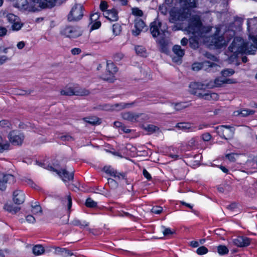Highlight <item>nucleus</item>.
Returning <instances> with one entry per match:
<instances>
[{
    "instance_id": "1",
    "label": "nucleus",
    "mask_w": 257,
    "mask_h": 257,
    "mask_svg": "<svg viewBox=\"0 0 257 257\" xmlns=\"http://www.w3.org/2000/svg\"><path fill=\"white\" fill-rule=\"evenodd\" d=\"M215 33L212 36H208V34L211 30V27L204 26L199 15L193 16L189 20L188 25L185 31L189 34H192L195 39H190L189 44L191 48L196 49L198 47V43L203 42L209 45L220 48L226 44V41L222 36H218L220 31L218 28H215Z\"/></svg>"
},
{
    "instance_id": "2",
    "label": "nucleus",
    "mask_w": 257,
    "mask_h": 257,
    "mask_svg": "<svg viewBox=\"0 0 257 257\" xmlns=\"http://www.w3.org/2000/svg\"><path fill=\"white\" fill-rule=\"evenodd\" d=\"M250 40L253 45L245 43L241 38H235L231 45L229 47V50L233 53L232 56L235 58L238 54L245 53L247 54H254L257 51V35L249 36Z\"/></svg>"
},
{
    "instance_id": "3",
    "label": "nucleus",
    "mask_w": 257,
    "mask_h": 257,
    "mask_svg": "<svg viewBox=\"0 0 257 257\" xmlns=\"http://www.w3.org/2000/svg\"><path fill=\"white\" fill-rule=\"evenodd\" d=\"M186 8L180 9H174L170 12V21L173 23H176L179 22H182L190 17L193 16L191 14V11L189 8H195L196 7V0H185ZM191 18H190V19Z\"/></svg>"
},
{
    "instance_id": "4",
    "label": "nucleus",
    "mask_w": 257,
    "mask_h": 257,
    "mask_svg": "<svg viewBox=\"0 0 257 257\" xmlns=\"http://www.w3.org/2000/svg\"><path fill=\"white\" fill-rule=\"evenodd\" d=\"M61 34L69 38H76L82 35L81 29L77 26H66L62 28Z\"/></svg>"
},
{
    "instance_id": "5",
    "label": "nucleus",
    "mask_w": 257,
    "mask_h": 257,
    "mask_svg": "<svg viewBox=\"0 0 257 257\" xmlns=\"http://www.w3.org/2000/svg\"><path fill=\"white\" fill-rule=\"evenodd\" d=\"M167 29L166 26L163 25L158 20H156L150 24V32L154 38H156L162 34L165 35Z\"/></svg>"
},
{
    "instance_id": "6",
    "label": "nucleus",
    "mask_w": 257,
    "mask_h": 257,
    "mask_svg": "<svg viewBox=\"0 0 257 257\" xmlns=\"http://www.w3.org/2000/svg\"><path fill=\"white\" fill-rule=\"evenodd\" d=\"M83 16V8L81 4H75L71 9L68 20L70 22L77 21L81 19Z\"/></svg>"
},
{
    "instance_id": "7",
    "label": "nucleus",
    "mask_w": 257,
    "mask_h": 257,
    "mask_svg": "<svg viewBox=\"0 0 257 257\" xmlns=\"http://www.w3.org/2000/svg\"><path fill=\"white\" fill-rule=\"evenodd\" d=\"M61 95H79V96H86L89 94L90 92L89 90L84 88L79 87H68L62 90L60 92Z\"/></svg>"
},
{
    "instance_id": "8",
    "label": "nucleus",
    "mask_w": 257,
    "mask_h": 257,
    "mask_svg": "<svg viewBox=\"0 0 257 257\" xmlns=\"http://www.w3.org/2000/svg\"><path fill=\"white\" fill-rule=\"evenodd\" d=\"M215 129L218 135L225 140L231 138L234 134V128L230 125H222L216 127Z\"/></svg>"
},
{
    "instance_id": "9",
    "label": "nucleus",
    "mask_w": 257,
    "mask_h": 257,
    "mask_svg": "<svg viewBox=\"0 0 257 257\" xmlns=\"http://www.w3.org/2000/svg\"><path fill=\"white\" fill-rule=\"evenodd\" d=\"M209 88L208 83H202L200 82H192L189 85L190 92L199 97L202 95L204 90Z\"/></svg>"
},
{
    "instance_id": "10",
    "label": "nucleus",
    "mask_w": 257,
    "mask_h": 257,
    "mask_svg": "<svg viewBox=\"0 0 257 257\" xmlns=\"http://www.w3.org/2000/svg\"><path fill=\"white\" fill-rule=\"evenodd\" d=\"M122 117L124 120L131 122H143L148 119L145 113H122Z\"/></svg>"
},
{
    "instance_id": "11",
    "label": "nucleus",
    "mask_w": 257,
    "mask_h": 257,
    "mask_svg": "<svg viewBox=\"0 0 257 257\" xmlns=\"http://www.w3.org/2000/svg\"><path fill=\"white\" fill-rule=\"evenodd\" d=\"M8 139L12 145L15 146H21L25 139V136L22 133H18L13 131L9 133Z\"/></svg>"
},
{
    "instance_id": "12",
    "label": "nucleus",
    "mask_w": 257,
    "mask_h": 257,
    "mask_svg": "<svg viewBox=\"0 0 257 257\" xmlns=\"http://www.w3.org/2000/svg\"><path fill=\"white\" fill-rule=\"evenodd\" d=\"M15 182V177L10 174H4L0 172V190L4 191L7 188V183H13Z\"/></svg>"
},
{
    "instance_id": "13",
    "label": "nucleus",
    "mask_w": 257,
    "mask_h": 257,
    "mask_svg": "<svg viewBox=\"0 0 257 257\" xmlns=\"http://www.w3.org/2000/svg\"><path fill=\"white\" fill-rule=\"evenodd\" d=\"M117 71V69L112 62H107L106 73L103 77L104 79L112 82L113 80V75Z\"/></svg>"
},
{
    "instance_id": "14",
    "label": "nucleus",
    "mask_w": 257,
    "mask_h": 257,
    "mask_svg": "<svg viewBox=\"0 0 257 257\" xmlns=\"http://www.w3.org/2000/svg\"><path fill=\"white\" fill-rule=\"evenodd\" d=\"M58 0H35L37 4L38 11L41 9L51 8L54 7Z\"/></svg>"
},
{
    "instance_id": "15",
    "label": "nucleus",
    "mask_w": 257,
    "mask_h": 257,
    "mask_svg": "<svg viewBox=\"0 0 257 257\" xmlns=\"http://www.w3.org/2000/svg\"><path fill=\"white\" fill-rule=\"evenodd\" d=\"M251 242V239L243 236H238L233 239V243L238 247H246Z\"/></svg>"
},
{
    "instance_id": "16",
    "label": "nucleus",
    "mask_w": 257,
    "mask_h": 257,
    "mask_svg": "<svg viewBox=\"0 0 257 257\" xmlns=\"http://www.w3.org/2000/svg\"><path fill=\"white\" fill-rule=\"evenodd\" d=\"M104 171L110 176L120 180V179H125V174L123 172H119L111 167H104L103 168Z\"/></svg>"
},
{
    "instance_id": "17",
    "label": "nucleus",
    "mask_w": 257,
    "mask_h": 257,
    "mask_svg": "<svg viewBox=\"0 0 257 257\" xmlns=\"http://www.w3.org/2000/svg\"><path fill=\"white\" fill-rule=\"evenodd\" d=\"M207 66H211V67H217L218 66L210 61H205L203 63H195L192 65V68L194 71H199L201 69L205 70H207Z\"/></svg>"
},
{
    "instance_id": "18",
    "label": "nucleus",
    "mask_w": 257,
    "mask_h": 257,
    "mask_svg": "<svg viewBox=\"0 0 257 257\" xmlns=\"http://www.w3.org/2000/svg\"><path fill=\"white\" fill-rule=\"evenodd\" d=\"M25 200V194L23 191L17 190L13 192V201L15 204H22Z\"/></svg>"
},
{
    "instance_id": "19",
    "label": "nucleus",
    "mask_w": 257,
    "mask_h": 257,
    "mask_svg": "<svg viewBox=\"0 0 257 257\" xmlns=\"http://www.w3.org/2000/svg\"><path fill=\"white\" fill-rule=\"evenodd\" d=\"M174 53L177 57H174L173 60L175 62H181L182 58L184 55V50L182 49L181 46L178 45H175L172 49Z\"/></svg>"
},
{
    "instance_id": "20",
    "label": "nucleus",
    "mask_w": 257,
    "mask_h": 257,
    "mask_svg": "<svg viewBox=\"0 0 257 257\" xmlns=\"http://www.w3.org/2000/svg\"><path fill=\"white\" fill-rule=\"evenodd\" d=\"M145 26V24L142 19H136L135 20V29L133 30V35L135 36L139 35Z\"/></svg>"
},
{
    "instance_id": "21",
    "label": "nucleus",
    "mask_w": 257,
    "mask_h": 257,
    "mask_svg": "<svg viewBox=\"0 0 257 257\" xmlns=\"http://www.w3.org/2000/svg\"><path fill=\"white\" fill-rule=\"evenodd\" d=\"M64 181H70L73 179V172L69 173L65 169H62L61 171L59 170L57 174Z\"/></svg>"
},
{
    "instance_id": "22",
    "label": "nucleus",
    "mask_w": 257,
    "mask_h": 257,
    "mask_svg": "<svg viewBox=\"0 0 257 257\" xmlns=\"http://www.w3.org/2000/svg\"><path fill=\"white\" fill-rule=\"evenodd\" d=\"M104 16L110 21H116L118 19L117 11L115 9L109 10L103 13Z\"/></svg>"
},
{
    "instance_id": "23",
    "label": "nucleus",
    "mask_w": 257,
    "mask_h": 257,
    "mask_svg": "<svg viewBox=\"0 0 257 257\" xmlns=\"http://www.w3.org/2000/svg\"><path fill=\"white\" fill-rule=\"evenodd\" d=\"M189 105L190 104L187 102L171 103L170 104V106L175 111L186 110V109L188 108Z\"/></svg>"
},
{
    "instance_id": "24",
    "label": "nucleus",
    "mask_w": 257,
    "mask_h": 257,
    "mask_svg": "<svg viewBox=\"0 0 257 257\" xmlns=\"http://www.w3.org/2000/svg\"><path fill=\"white\" fill-rule=\"evenodd\" d=\"M200 98L208 100H215L218 98V95L216 93L203 92Z\"/></svg>"
},
{
    "instance_id": "25",
    "label": "nucleus",
    "mask_w": 257,
    "mask_h": 257,
    "mask_svg": "<svg viewBox=\"0 0 257 257\" xmlns=\"http://www.w3.org/2000/svg\"><path fill=\"white\" fill-rule=\"evenodd\" d=\"M225 78H217L215 79L214 81H210L208 83V85H209V88H213L214 87H219L221 86L223 84H224Z\"/></svg>"
},
{
    "instance_id": "26",
    "label": "nucleus",
    "mask_w": 257,
    "mask_h": 257,
    "mask_svg": "<svg viewBox=\"0 0 257 257\" xmlns=\"http://www.w3.org/2000/svg\"><path fill=\"white\" fill-rule=\"evenodd\" d=\"M113 104H105L97 106L94 108V111H113Z\"/></svg>"
},
{
    "instance_id": "27",
    "label": "nucleus",
    "mask_w": 257,
    "mask_h": 257,
    "mask_svg": "<svg viewBox=\"0 0 257 257\" xmlns=\"http://www.w3.org/2000/svg\"><path fill=\"white\" fill-rule=\"evenodd\" d=\"M176 127L185 132H192L194 128L189 123L180 122L177 123Z\"/></svg>"
},
{
    "instance_id": "28",
    "label": "nucleus",
    "mask_w": 257,
    "mask_h": 257,
    "mask_svg": "<svg viewBox=\"0 0 257 257\" xmlns=\"http://www.w3.org/2000/svg\"><path fill=\"white\" fill-rule=\"evenodd\" d=\"M132 105V103H116L115 104H113V108L115 111H119L122 110L123 109L127 108L130 107Z\"/></svg>"
},
{
    "instance_id": "29",
    "label": "nucleus",
    "mask_w": 257,
    "mask_h": 257,
    "mask_svg": "<svg viewBox=\"0 0 257 257\" xmlns=\"http://www.w3.org/2000/svg\"><path fill=\"white\" fill-rule=\"evenodd\" d=\"M9 47L5 48L4 47L0 46V54L4 53L7 54L8 52V50L9 49ZM8 60V57L6 55H0V65L3 64L5 62H6Z\"/></svg>"
},
{
    "instance_id": "30",
    "label": "nucleus",
    "mask_w": 257,
    "mask_h": 257,
    "mask_svg": "<svg viewBox=\"0 0 257 257\" xmlns=\"http://www.w3.org/2000/svg\"><path fill=\"white\" fill-rule=\"evenodd\" d=\"M4 208L5 210L12 214H16L20 210V207L14 206L13 205L9 204H6Z\"/></svg>"
},
{
    "instance_id": "31",
    "label": "nucleus",
    "mask_w": 257,
    "mask_h": 257,
    "mask_svg": "<svg viewBox=\"0 0 257 257\" xmlns=\"http://www.w3.org/2000/svg\"><path fill=\"white\" fill-rule=\"evenodd\" d=\"M3 16L4 17H6L7 21L12 24L15 22H17V20L19 19L18 17L15 15L14 14L8 13L6 12L3 13Z\"/></svg>"
},
{
    "instance_id": "32",
    "label": "nucleus",
    "mask_w": 257,
    "mask_h": 257,
    "mask_svg": "<svg viewBox=\"0 0 257 257\" xmlns=\"http://www.w3.org/2000/svg\"><path fill=\"white\" fill-rule=\"evenodd\" d=\"M135 51L138 55L146 57L147 56V52L146 48L143 46H137L135 47Z\"/></svg>"
},
{
    "instance_id": "33",
    "label": "nucleus",
    "mask_w": 257,
    "mask_h": 257,
    "mask_svg": "<svg viewBox=\"0 0 257 257\" xmlns=\"http://www.w3.org/2000/svg\"><path fill=\"white\" fill-rule=\"evenodd\" d=\"M84 119L86 122L93 125H98L101 123V119L95 116L85 117Z\"/></svg>"
},
{
    "instance_id": "34",
    "label": "nucleus",
    "mask_w": 257,
    "mask_h": 257,
    "mask_svg": "<svg viewBox=\"0 0 257 257\" xmlns=\"http://www.w3.org/2000/svg\"><path fill=\"white\" fill-rule=\"evenodd\" d=\"M10 145L7 141H4L2 137L0 135V153H3L5 151L9 149Z\"/></svg>"
},
{
    "instance_id": "35",
    "label": "nucleus",
    "mask_w": 257,
    "mask_h": 257,
    "mask_svg": "<svg viewBox=\"0 0 257 257\" xmlns=\"http://www.w3.org/2000/svg\"><path fill=\"white\" fill-rule=\"evenodd\" d=\"M44 251L45 249L41 245H36L33 248V252L36 255H41Z\"/></svg>"
},
{
    "instance_id": "36",
    "label": "nucleus",
    "mask_w": 257,
    "mask_h": 257,
    "mask_svg": "<svg viewBox=\"0 0 257 257\" xmlns=\"http://www.w3.org/2000/svg\"><path fill=\"white\" fill-rule=\"evenodd\" d=\"M72 224L74 226H78L81 228H84L85 227L88 226L89 225V223L86 221H81L79 219H74L72 221Z\"/></svg>"
},
{
    "instance_id": "37",
    "label": "nucleus",
    "mask_w": 257,
    "mask_h": 257,
    "mask_svg": "<svg viewBox=\"0 0 257 257\" xmlns=\"http://www.w3.org/2000/svg\"><path fill=\"white\" fill-rule=\"evenodd\" d=\"M112 31L114 36L119 35L121 31V26L118 23L113 24L112 26Z\"/></svg>"
},
{
    "instance_id": "38",
    "label": "nucleus",
    "mask_w": 257,
    "mask_h": 257,
    "mask_svg": "<svg viewBox=\"0 0 257 257\" xmlns=\"http://www.w3.org/2000/svg\"><path fill=\"white\" fill-rule=\"evenodd\" d=\"M217 252L220 255H223L228 254L229 250L225 245H220L217 246Z\"/></svg>"
},
{
    "instance_id": "39",
    "label": "nucleus",
    "mask_w": 257,
    "mask_h": 257,
    "mask_svg": "<svg viewBox=\"0 0 257 257\" xmlns=\"http://www.w3.org/2000/svg\"><path fill=\"white\" fill-rule=\"evenodd\" d=\"M63 204H67L68 210L70 212V210L72 207V199L70 195L67 196L63 199Z\"/></svg>"
},
{
    "instance_id": "40",
    "label": "nucleus",
    "mask_w": 257,
    "mask_h": 257,
    "mask_svg": "<svg viewBox=\"0 0 257 257\" xmlns=\"http://www.w3.org/2000/svg\"><path fill=\"white\" fill-rule=\"evenodd\" d=\"M17 21V22H15L12 25V28L14 31L20 30L23 26V24L21 22L19 19Z\"/></svg>"
},
{
    "instance_id": "41",
    "label": "nucleus",
    "mask_w": 257,
    "mask_h": 257,
    "mask_svg": "<svg viewBox=\"0 0 257 257\" xmlns=\"http://www.w3.org/2000/svg\"><path fill=\"white\" fill-rule=\"evenodd\" d=\"M97 202L90 198H87L85 202V205L90 208H94L97 206Z\"/></svg>"
},
{
    "instance_id": "42",
    "label": "nucleus",
    "mask_w": 257,
    "mask_h": 257,
    "mask_svg": "<svg viewBox=\"0 0 257 257\" xmlns=\"http://www.w3.org/2000/svg\"><path fill=\"white\" fill-rule=\"evenodd\" d=\"M157 43L160 45V47H161L162 51L163 52H166L167 51V42L164 39H162V40H157Z\"/></svg>"
},
{
    "instance_id": "43",
    "label": "nucleus",
    "mask_w": 257,
    "mask_h": 257,
    "mask_svg": "<svg viewBox=\"0 0 257 257\" xmlns=\"http://www.w3.org/2000/svg\"><path fill=\"white\" fill-rule=\"evenodd\" d=\"M132 13L133 15L137 17H142L143 15V12L138 8H133L132 9Z\"/></svg>"
},
{
    "instance_id": "44",
    "label": "nucleus",
    "mask_w": 257,
    "mask_h": 257,
    "mask_svg": "<svg viewBox=\"0 0 257 257\" xmlns=\"http://www.w3.org/2000/svg\"><path fill=\"white\" fill-rule=\"evenodd\" d=\"M32 212L35 214L41 213L42 212L41 207L40 205H32Z\"/></svg>"
},
{
    "instance_id": "45",
    "label": "nucleus",
    "mask_w": 257,
    "mask_h": 257,
    "mask_svg": "<svg viewBox=\"0 0 257 257\" xmlns=\"http://www.w3.org/2000/svg\"><path fill=\"white\" fill-rule=\"evenodd\" d=\"M108 185L112 189L116 188L118 186L117 182L112 178H108L107 180Z\"/></svg>"
},
{
    "instance_id": "46",
    "label": "nucleus",
    "mask_w": 257,
    "mask_h": 257,
    "mask_svg": "<svg viewBox=\"0 0 257 257\" xmlns=\"http://www.w3.org/2000/svg\"><path fill=\"white\" fill-rule=\"evenodd\" d=\"M234 71L231 69H227L221 71V74L224 77H227L232 75Z\"/></svg>"
},
{
    "instance_id": "47",
    "label": "nucleus",
    "mask_w": 257,
    "mask_h": 257,
    "mask_svg": "<svg viewBox=\"0 0 257 257\" xmlns=\"http://www.w3.org/2000/svg\"><path fill=\"white\" fill-rule=\"evenodd\" d=\"M208 252V249L204 246H202L197 248L196 252L198 254L202 255Z\"/></svg>"
},
{
    "instance_id": "48",
    "label": "nucleus",
    "mask_w": 257,
    "mask_h": 257,
    "mask_svg": "<svg viewBox=\"0 0 257 257\" xmlns=\"http://www.w3.org/2000/svg\"><path fill=\"white\" fill-rule=\"evenodd\" d=\"M145 130H147L148 132H150L151 133H154L156 132V131L159 130V128L154 125L152 124H149L146 127Z\"/></svg>"
},
{
    "instance_id": "49",
    "label": "nucleus",
    "mask_w": 257,
    "mask_h": 257,
    "mask_svg": "<svg viewBox=\"0 0 257 257\" xmlns=\"http://www.w3.org/2000/svg\"><path fill=\"white\" fill-rule=\"evenodd\" d=\"M162 211L163 208L159 206H154L151 209L152 212L156 214H160Z\"/></svg>"
},
{
    "instance_id": "50",
    "label": "nucleus",
    "mask_w": 257,
    "mask_h": 257,
    "mask_svg": "<svg viewBox=\"0 0 257 257\" xmlns=\"http://www.w3.org/2000/svg\"><path fill=\"white\" fill-rule=\"evenodd\" d=\"M0 125L3 127H9L11 126V123L8 120H2L0 121Z\"/></svg>"
},
{
    "instance_id": "51",
    "label": "nucleus",
    "mask_w": 257,
    "mask_h": 257,
    "mask_svg": "<svg viewBox=\"0 0 257 257\" xmlns=\"http://www.w3.org/2000/svg\"><path fill=\"white\" fill-rule=\"evenodd\" d=\"M162 228L164 229L163 232L164 236H167L174 233V231L171 230L170 228H166L165 226H162Z\"/></svg>"
},
{
    "instance_id": "52",
    "label": "nucleus",
    "mask_w": 257,
    "mask_h": 257,
    "mask_svg": "<svg viewBox=\"0 0 257 257\" xmlns=\"http://www.w3.org/2000/svg\"><path fill=\"white\" fill-rule=\"evenodd\" d=\"M100 9L103 12V13L106 11V9L107 8V4L106 2L104 1H102L100 3V6H99Z\"/></svg>"
},
{
    "instance_id": "53",
    "label": "nucleus",
    "mask_w": 257,
    "mask_h": 257,
    "mask_svg": "<svg viewBox=\"0 0 257 257\" xmlns=\"http://www.w3.org/2000/svg\"><path fill=\"white\" fill-rule=\"evenodd\" d=\"M99 18V14L98 13H95L93 14L90 18V20L91 23H93L94 22L97 21Z\"/></svg>"
},
{
    "instance_id": "54",
    "label": "nucleus",
    "mask_w": 257,
    "mask_h": 257,
    "mask_svg": "<svg viewBox=\"0 0 257 257\" xmlns=\"http://www.w3.org/2000/svg\"><path fill=\"white\" fill-rule=\"evenodd\" d=\"M124 55L121 53H118L114 55V59L116 61H119L123 59Z\"/></svg>"
},
{
    "instance_id": "55",
    "label": "nucleus",
    "mask_w": 257,
    "mask_h": 257,
    "mask_svg": "<svg viewBox=\"0 0 257 257\" xmlns=\"http://www.w3.org/2000/svg\"><path fill=\"white\" fill-rule=\"evenodd\" d=\"M214 64H216L218 67H211V66H207L206 70L209 72H214L216 71H219L220 67V66L216 63H214Z\"/></svg>"
},
{
    "instance_id": "56",
    "label": "nucleus",
    "mask_w": 257,
    "mask_h": 257,
    "mask_svg": "<svg viewBox=\"0 0 257 257\" xmlns=\"http://www.w3.org/2000/svg\"><path fill=\"white\" fill-rule=\"evenodd\" d=\"M91 24H92V29H97L99 28L101 26V23L100 21H96L93 23H91Z\"/></svg>"
},
{
    "instance_id": "57",
    "label": "nucleus",
    "mask_w": 257,
    "mask_h": 257,
    "mask_svg": "<svg viewBox=\"0 0 257 257\" xmlns=\"http://www.w3.org/2000/svg\"><path fill=\"white\" fill-rule=\"evenodd\" d=\"M202 138L204 141H209L211 138V136L209 133H204L202 135Z\"/></svg>"
},
{
    "instance_id": "58",
    "label": "nucleus",
    "mask_w": 257,
    "mask_h": 257,
    "mask_svg": "<svg viewBox=\"0 0 257 257\" xmlns=\"http://www.w3.org/2000/svg\"><path fill=\"white\" fill-rule=\"evenodd\" d=\"M143 175L148 180L152 179V176L147 171L146 169H144L143 171Z\"/></svg>"
},
{
    "instance_id": "59",
    "label": "nucleus",
    "mask_w": 257,
    "mask_h": 257,
    "mask_svg": "<svg viewBox=\"0 0 257 257\" xmlns=\"http://www.w3.org/2000/svg\"><path fill=\"white\" fill-rule=\"evenodd\" d=\"M235 154L233 153L228 154L226 155V158L231 162H234L235 161Z\"/></svg>"
},
{
    "instance_id": "60",
    "label": "nucleus",
    "mask_w": 257,
    "mask_h": 257,
    "mask_svg": "<svg viewBox=\"0 0 257 257\" xmlns=\"http://www.w3.org/2000/svg\"><path fill=\"white\" fill-rule=\"evenodd\" d=\"M26 220L29 223H34L35 222V218L33 216L29 215L26 216Z\"/></svg>"
},
{
    "instance_id": "61",
    "label": "nucleus",
    "mask_w": 257,
    "mask_h": 257,
    "mask_svg": "<svg viewBox=\"0 0 257 257\" xmlns=\"http://www.w3.org/2000/svg\"><path fill=\"white\" fill-rule=\"evenodd\" d=\"M237 207V204L235 203H232L227 206L226 208L231 210L233 211L234 209Z\"/></svg>"
},
{
    "instance_id": "62",
    "label": "nucleus",
    "mask_w": 257,
    "mask_h": 257,
    "mask_svg": "<svg viewBox=\"0 0 257 257\" xmlns=\"http://www.w3.org/2000/svg\"><path fill=\"white\" fill-rule=\"evenodd\" d=\"M7 30L5 27H0V37L4 36L6 35Z\"/></svg>"
},
{
    "instance_id": "63",
    "label": "nucleus",
    "mask_w": 257,
    "mask_h": 257,
    "mask_svg": "<svg viewBox=\"0 0 257 257\" xmlns=\"http://www.w3.org/2000/svg\"><path fill=\"white\" fill-rule=\"evenodd\" d=\"M72 255V253H70V251L69 250L66 249L65 248V250H64V252H63L62 255L65 257L71 256Z\"/></svg>"
},
{
    "instance_id": "64",
    "label": "nucleus",
    "mask_w": 257,
    "mask_h": 257,
    "mask_svg": "<svg viewBox=\"0 0 257 257\" xmlns=\"http://www.w3.org/2000/svg\"><path fill=\"white\" fill-rule=\"evenodd\" d=\"M25 46V43L24 41H21L18 43L17 47L19 49H22Z\"/></svg>"
}]
</instances>
